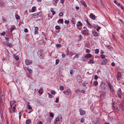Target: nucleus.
<instances>
[{"instance_id": "nucleus-36", "label": "nucleus", "mask_w": 124, "mask_h": 124, "mask_svg": "<svg viewBox=\"0 0 124 124\" xmlns=\"http://www.w3.org/2000/svg\"><path fill=\"white\" fill-rule=\"evenodd\" d=\"M5 32H3L2 33H0V35L1 36H3L5 35Z\"/></svg>"}, {"instance_id": "nucleus-39", "label": "nucleus", "mask_w": 124, "mask_h": 124, "mask_svg": "<svg viewBox=\"0 0 124 124\" xmlns=\"http://www.w3.org/2000/svg\"><path fill=\"white\" fill-rule=\"evenodd\" d=\"M59 98H56V100L55 101V102L57 103H58L59 102Z\"/></svg>"}, {"instance_id": "nucleus-64", "label": "nucleus", "mask_w": 124, "mask_h": 124, "mask_svg": "<svg viewBox=\"0 0 124 124\" xmlns=\"http://www.w3.org/2000/svg\"><path fill=\"white\" fill-rule=\"evenodd\" d=\"M42 123L40 121H39L38 122V124H42Z\"/></svg>"}, {"instance_id": "nucleus-2", "label": "nucleus", "mask_w": 124, "mask_h": 124, "mask_svg": "<svg viewBox=\"0 0 124 124\" xmlns=\"http://www.w3.org/2000/svg\"><path fill=\"white\" fill-rule=\"evenodd\" d=\"M3 43L5 45H6L9 47H12V45L11 43L8 42H3Z\"/></svg>"}, {"instance_id": "nucleus-27", "label": "nucleus", "mask_w": 124, "mask_h": 124, "mask_svg": "<svg viewBox=\"0 0 124 124\" xmlns=\"http://www.w3.org/2000/svg\"><path fill=\"white\" fill-rule=\"evenodd\" d=\"M82 58H83L85 59L86 60V61H87V58L86 55L84 54L82 57Z\"/></svg>"}, {"instance_id": "nucleus-60", "label": "nucleus", "mask_w": 124, "mask_h": 124, "mask_svg": "<svg viewBox=\"0 0 124 124\" xmlns=\"http://www.w3.org/2000/svg\"><path fill=\"white\" fill-rule=\"evenodd\" d=\"M24 31L25 32H28V30L27 29L25 28L24 29Z\"/></svg>"}, {"instance_id": "nucleus-30", "label": "nucleus", "mask_w": 124, "mask_h": 124, "mask_svg": "<svg viewBox=\"0 0 124 124\" xmlns=\"http://www.w3.org/2000/svg\"><path fill=\"white\" fill-rule=\"evenodd\" d=\"M55 29H57V30H59L60 28V27L59 26H58V25L56 26L55 27Z\"/></svg>"}, {"instance_id": "nucleus-34", "label": "nucleus", "mask_w": 124, "mask_h": 124, "mask_svg": "<svg viewBox=\"0 0 124 124\" xmlns=\"http://www.w3.org/2000/svg\"><path fill=\"white\" fill-rule=\"evenodd\" d=\"M3 4V2L2 0H0V6H2Z\"/></svg>"}, {"instance_id": "nucleus-61", "label": "nucleus", "mask_w": 124, "mask_h": 124, "mask_svg": "<svg viewBox=\"0 0 124 124\" xmlns=\"http://www.w3.org/2000/svg\"><path fill=\"white\" fill-rule=\"evenodd\" d=\"M10 39V38H6V40L7 41V42H8V41L9 39Z\"/></svg>"}, {"instance_id": "nucleus-49", "label": "nucleus", "mask_w": 124, "mask_h": 124, "mask_svg": "<svg viewBox=\"0 0 124 124\" xmlns=\"http://www.w3.org/2000/svg\"><path fill=\"white\" fill-rule=\"evenodd\" d=\"M64 22L66 24H68L69 23V21L68 20H66Z\"/></svg>"}, {"instance_id": "nucleus-13", "label": "nucleus", "mask_w": 124, "mask_h": 124, "mask_svg": "<svg viewBox=\"0 0 124 124\" xmlns=\"http://www.w3.org/2000/svg\"><path fill=\"white\" fill-rule=\"evenodd\" d=\"M30 103L28 102L27 103V108L28 109H32V107L31 106L29 105Z\"/></svg>"}, {"instance_id": "nucleus-21", "label": "nucleus", "mask_w": 124, "mask_h": 124, "mask_svg": "<svg viewBox=\"0 0 124 124\" xmlns=\"http://www.w3.org/2000/svg\"><path fill=\"white\" fill-rule=\"evenodd\" d=\"M59 22L61 23H62L63 22V19L61 18L59 19L58 20Z\"/></svg>"}, {"instance_id": "nucleus-11", "label": "nucleus", "mask_w": 124, "mask_h": 124, "mask_svg": "<svg viewBox=\"0 0 124 124\" xmlns=\"http://www.w3.org/2000/svg\"><path fill=\"white\" fill-rule=\"evenodd\" d=\"M92 33L93 35L95 37H97L98 36V34L96 31H93Z\"/></svg>"}, {"instance_id": "nucleus-45", "label": "nucleus", "mask_w": 124, "mask_h": 124, "mask_svg": "<svg viewBox=\"0 0 124 124\" xmlns=\"http://www.w3.org/2000/svg\"><path fill=\"white\" fill-rule=\"evenodd\" d=\"M101 57L102 59H104L105 58V55L102 54L101 55Z\"/></svg>"}, {"instance_id": "nucleus-16", "label": "nucleus", "mask_w": 124, "mask_h": 124, "mask_svg": "<svg viewBox=\"0 0 124 124\" xmlns=\"http://www.w3.org/2000/svg\"><path fill=\"white\" fill-rule=\"evenodd\" d=\"M82 24L81 23V22L79 21L78 22L77 24V25L78 26H82Z\"/></svg>"}, {"instance_id": "nucleus-25", "label": "nucleus", "mask_w": 124, "mask_h": 124, "mask_svg": "<svg viewBox=\"0 0 124 124\" xmlns=\"http://www.w3.org/2000/svg\"><path fill=\"white\" fill-rule=\"evenodd\" d=\"M110 90L111 92H113L114 91V90L113 89V86H110V87H109Z\"/></svg>"}, {"instance_id": "nucleus-8", "label": "nucleus", "mask_w": 124, "mask_h": 124, "mask_svg": "<svg viewBox=\"0 0 124 124\" xmlns=\"http://www.w3.org/2000/svg\"><path fill=\"white\" fill-rule=\"evenodd\" d=\"M90 17L92 19L94 20L96 18L95 16L92 14H91L89 15Z\"/></svg>"}, {"instance_id": "nucleus-47", "label": "nucleus", "mask_w": 124, "mask_h": 124, "mask_svg": "<svg viewBox=\"0 0 124 124\" xmlns=\"http://www.w3.org/2000/svg\"><path fill=\"white\" fill-rule=\"evenodd\" d=\"M90 52V50L88 49H87L86 50V52L87 53H89Z\"/></svg>"}, {"instance_id": "nucleus-48", "label": "nucleus", "mask_w": 124, "mask_h": 124, "mask_svg": "<svg viewBox=\"0 0 124 124\" xmlns=\"http://www.w3.org/2000/svg\"><path fill=\"white\" fill-rule=\"evenodd\" d=\"M74 70H70V74H72L73 73Z\"/></svg>"}, {"instance_id": "nucleus-52", "label": "nucleus", "mask_w": 124, "mask_h": 124, "mask_svg": "<svg viewBox=\"0 0 124 124\" xmlns=\"http://www.w3.org/2000/svg\"><path fill=\"white\" fill-rule=\"evenodd\" d=\"M2 20L3 22H6V21H7V19L6 18H3Z\"/></svg>"}, {"instance_id": "nucleus-20", "label": "nucleus", "mask_w": 124, "mask_h": 124, "mask_svg": "<svg viewBox=\"0 0 124 124\" xmlns=\"http://www.w3.org/2000/svg\"><path fill=\"white\" fill-rule=\"evenodd\" d=\"M39 94H42L43 93V91L42 88H40L39 89Z\"/></svg>"}, {"instance_id": "nucleus-1", "label": "nucleus", "mask_w": 124, "mask_h": 124, "mask_svg": "<svg viewBox=\"0 0 124 124\" xmlns=\"http://www.w3.org/2000/svg\"><path fill=\"white\" fill-rule=\"evenodd\" d=\"M63 93L66 95H69L71 94V91L70 89H68L66 90L63 91Z\"/></svg>"}, {"instance_id": "nucleus-51", "label": "nucleus", "mask_w": 124, "mask_h": 124, "mask_svg": "<svg viewBox=\"0 0 124 124\" xmlns=\"http://www.w3.org/2000/svg\"><path fill=\"white\" fill-rule=\"evenodd\" d=\"M98 78V76L97 75H95L94 76V79H97Z\"/></svg>"}, {"instance_id": "nucleus-50", "label": "nucleus", "mask_w": 124, "mask_h": 124, "mask_svg": "<svg viewBox=\"0 0 124 124\" xmlns=\"http://www.w3.org/2000/svg\"><path fill=\"white\" fill-rule=\"evenodd\" d=\"M27 69L28 70V71H29L30 73H31V69H29V68H27Z\"/></svg>"}, {"instance_id": "nucleus-56", "label": "nucleus", "mask_w": 124, "mask_h": 124, "mask_svg": "<svg viewBox=\"0 0 124 124\" xmlns=\"http://www.w3.org/2000/svg\"><path fill=\"white\" fill-rule=\"evenodd\" d=\"M101 27L100 26H98L96 30L98 31H99V30L101 28Z\"/></svg>"}, {"instance_id": "nucleus-3", "label": "nucleus", "mask_w": 124, "mask_h": 124, "mask_svg": "<svg viewBox=\"0 0 124 124\" xmlns=\"http://www.w3.org/2000/svg\"><path fill=\"white\" fill-rule=\"evenodd\" d=\"M25 62L27 65H29L31 64L32 63V62L31 60L26 59L25 60Z\"/></svg>"}, {"instance_id": "nucleus-10", "label": "nucleus", "mask_w": 124, "mask_h": 124, "mask_svg": "<svg viewBox=\"0 0 124 124\" xmlns=\"http://www.w3.org/2000/svg\"><path fill=\"white\" fill-rule=\"evenodd\" d=\"M108 62L107 60L106 59H104L102 62H101V64L102 65H105Z\"/></svg>"}, {"instance_id": "nucleus-28", "label": "nucleus", "mask_w": 124, "mask_h": 124, "mask_svg": "<svg viewBox=\"0 0 124 124\" xmlns=\"http://www.w3.org/2000/svg\"><path fill=\"white\" fill-rule=\"evenodd\" d=\"M16 29V28L15 27H11V30H10V31L12 33V31L13 30H14L15 29Z\"/></svg>"}, {"instance_id": "nucleus-18", "label": "nucleus", "mask_w": 124, "mask_h": 124, "mask_svg": "<svg viewBox=\"0 0 124 124\" xmlns=\"http://www.w3.org/2000/svg\"><path fill=\"white\" fill-rule=\"evenodd\" d=\"M13 56L14 58L17 61L19 60V58L18 57V56L16 55L15 54H14L13 55Z\"/></svg>"}, {"instance_id": "nucleus-32", "label": "nucleus", "mask_w": 124, "mask_h": 124, "mask_svg": "<svg viewBox=\"0 0 124 124\" xmlns=\"http://www.w3.org/2000/svg\"><path fill=\"white\" fill-rule=\"evenodd\" d=\"M49 115H50V117H54V114L52 113L51 112H50L49 113Z\"/></svg>"}, {"instance_id": "nucleus-24", "label": "nucleus", "mask_w": 124, "mask_h": 124, "mask_svg": "<svg viewBox=\"0 0 124 124\" xmlns=\"http://www.w3.org/2000/svg\"><path fill=\"white\" fill-rule=\"evenodd\" d=\"M51 93L52 95H54L56 93V92L52 90L51 91Z\"/></svg>"}, {"instance_id": "nucleus-6", "label": "nucleus", "mask_w": 124, "mask_h": 124, "mask_svg": "<svg viewBox=\"0 0 124 124\" xmlns=\"http://www.w3.org/2000/svg\"><path fill=\"white\" fill-rule=\"evenodd\" d=\"M39 28L38 27L36 26L35 27L34 29V34H38V30Z\"/></svg>"}, {"instance_id": "nucleus-37", "label": "nucleus", "mask_w": 124, "mask_h": 124, "mask_svg": "<svg viewBox=\"0 0 124 124\" xmlns=\"http://www.w3.org/2000/svg\"><path fill=\"white\" fill-rule=\"evenodd\" d=\"M2 99H0V105L1 106L3 105V102L2 101Z\"/></svg>"}, {"instance_id": "nucleus-62", "label": "nucleus", "mask_w": 124, "mask_h": 124, "mask_svg": "<svg viewBox=\"0 0 124 124\" xmlns=\"http://www.w3.org/2000/svg\"><path fill=\"white\" fill-rule=\"evenodd\" d=\"M107 85L109 87H110V86H111L110 83L108 82Z\"/></svg>"}, {"instance_id": "nucleus-12", "label": "nucleus", "mask_w": 124, "mask_h": 124, "mask_svg": "<svg viewBox=\"0 0 124 124\" xmlns=\"http://www.w3.org/2000/svg\"><path fill=\"white\" fill-rule=\"evenodd\" d=\"M16 103V101H10V105L11 108L13 105Z\"/></svg>"}, {"instance_id": "nucleus-40", "label": "nucleus", "mask_w": 124, "mask_h": 124, "mask_svg": "<svg viewBox=\"0 0 124 124\" xmlns=\"http://www.w3.org/2000/svg\"><path fill=\"white\" fill-rule=\"evenodd\" d=\"M16 18L18 19H19L20 18V16L18 15H16Z\"/></svg>"}, {"instance_id": "nucleus-43", "label": "nucleus", "mask_w": 124, "mask_h": 124, "mask_svg": "<svg viewBox=\"0 0 124 124\" xmlns=\"http://www.w3.org/2000/svg\"><path fill=\"white\" fill-rule=\"evenodd\" d=\"M51 12H52V14L53 15H54L55 14L56 12L55 11H54L53 10H51Z\"/></svg>"}, {"instance_id": "nucleus-26", "label": "nucleus", "mask_w": 124, "mask_h": 124, "mask_svg": "<svg viewBox=\"0 0 124 124\" xmlns=\"http://www.w3.org/2000/svg\"><path fill=\"white\" fill-rule=\"evenodd\" d=\"M59 88L60 89L61 91H62L64 89V87L63 86H61Z\"/></svg>"}, {"instance_id": "nucleus-58", "label": "nucleus", "mask_w": 124, "mask_h": 124, "mask_svg": "<svg viewBox=\"0 0 124 124\" xmlns=\"http://www.w3.org/2000/svg\"><path fill=\"white\" fill-rule=\"evenodd\" d=\"M1 99H2L3 98L4 99V95L3 93H1Z\"/></svg>"}, {"instance_id": "nucleus-57", "label": "nucleus", "mask_w": 124, "mask_h": 124, "mask_svg": "<svg viewBox=\"0 0 124 124\" xmlns=\"http://www.w3.org/2000/svg\"><path fill=\"white\" fill-rule=\"evenodd\" d=\"M12 110L14 112L15 111V110H16V108L15 106L13 107L12 108Z\"/></svg>"}, {"instance_id": "nucleus-44", "label": "nucleus", "mask_w": 124, "mask_h": 124, "mask_svg": "<svg viewBox=\"0 0 124 124\" xmlns=\"http://www.w3.org/2000/svg\"><path fill=\"white\" fill-rule=\"evenodd\" d=\"M53 4L54 5L55 4V3L56 4L57 3V2L55 0H53Z\"/></svg>"}, {"instance_id": "nucleus-54", "label": "nucleus", "mask_w": 124, "mask_h": 124, "mask_svg": "<svg viewBox=\"0 0 124 124\" xmlns=\"http://www.w3.org/2000/svg\"><path fill=\"white\" fill-rule=\"evenodd\" d=\"M34 17V14H31L29 16V17L30 18H31L32 17Z\"/></svg>"}, {"instance_id": "nucleus-7", "label": "nucleus", "mask_w": 124, "mask_h": 124, "mask_svg": "<svg viewBox=\"0 0 124 124\" xmlns=\"http://www.w3.org/2000/svg\"><path fill=\"white\" fill-rule=\"evenodd\" d=\"M88 30H82L81 31V33L82 34L84 35H85L88 33Z\"/></svg>"}, {"instance_id": "nucleus-46", "label": "nucleus", "mask_w": 124, "mask_h": 124, "mask_svg": "<svg viewBox=\"0 0 124 124\" xmlns=\"http://www.w3.org/2000/svg\"><path fill=\"white\" fill-rule=\"evenodd\" d=\"M63 13L62 12H61L59 14V15L60 16H63Z\"/></svg>"}, {"instance_id": "nucleus-63", "label": "nucleus", "mask_w": 124, "mask_h": 124, "mask_svg": "<svg viewBox=\"0 0 124 124\" xmlns=\"http://www.w3.org/2000/svg\"><path fill=\"white\" fill-rule=\"evenodd\" d=\"M120 7L121 8L122 10H124V8L122 6V4L120 6Z\"/></svg>"}, {"instance_id": "nucleus-23", "label": "nucleus", "mask_w": 124, "mask_h": 124, "mask_svg": "<svg viewBox=\"0 0 124 124\" xmlns=\"http://www.w3.org/2000/svg\"><path fill=\"white\" fill-rule=\"evenodd\" d=\"M36 8V7L35 6H34L32 8L31 10V12H33L35 11V9Z\"/></svg>"}, {"instance_id": "nucleus-59", "label": "nucleus", "mask_w": 124, "mask_h": 124, "mask_svg": "<svg viewBox=\"0 0 124 124\" xmlns=\"http://www.w3.org/2000/svg\"><path fill=\"white\" fill-rule=\"evenodd\" d=\"M111 65L112 66H114L115 65V64L114 62H112L111 63Z\"/></svg>"}, {"instance_id": "nucleus-41", "label": "nucleus", "mask_w": 124, "mask_h": 124, "mask_svg": "<svg viewBox=\"0 0 124 124\" xmlns=\"http://www.w3.org/2000/svg\"><path fill=\"white\" fill-rule=\"evenodd\" d=\"M47 94H48L49 95V98H52V96L50 93H48Z\"/></svg>"}, {"instance_id": "nucleus-15", "label": "nucleus", "mask_w": 124, "mask_h": 124, "mask_svg": "<svg viewBox=\"0 0 124 124\" xmlns=\"http://www.w3.org/2000/svg\"><path fill=\"white\" fill-rule=\"evenodd\" d=\"M80 2L85 7H86L87 5L85 2L83 0H81L80 1Z\"/></svg>"}, {"instance_id": "nucleus-33", "label": "nucleus", "mask_w": 124, "mask_h": 124, "mask_svg": "<svg viewBox=\"0 0 124 124\" xmlns=\"http://www.w3.org/2000/svg\"><path fill=\"white\" fill-rule=\"evenodd\" d=\"M95 53L96 54H98L99 52V51L98 49H96L95 50Z\"/></svg>"}, {"instance_id": "nucleus-35", "label": "nucleus", "mask_w": 124, "mask_h": 124, "mask_svg": "<svg viewBox=\"0 0 124 124\" xmlns=\"http://www.w3.org/2000/svg\"><path fill=\"white\" fill-rule=\"evenodd\" d=\"M59 61L58 59H56L55 61L56 64L57 65L59 63Z\"/></svg>"}, {"instance_id": "nucleus-53", "label": "nucleus", "mask_w": 124, "mask_h": 124, "mask_svg": "<svg viewBox=\"0 0 124 124\" xmlns=\"http://www.w3.org/2000/svg\"><path fill=\"white\" fill-rule=\"evenodd\" d=\"M79 92L82 93H84L85 92V91L83 90H82L80 91Z\"/></svg>"}, {"instance_id": "nucleus-42", "label": "nucleus", "mask_w": 124, "mask_h": 124, "mask_svg": "<svg viewBox=\"0 0 124 124\" xmlns=\"http://www.w3.org/2000/svg\"><path fill=\"white\" fill-rule=\"evenodd\" d=\"M87 24L88 26L90 28H91L92 27L91 25L89 23H88Z\"/></svg>"}, {"instance_id": "nucleus-29", "label": "nucleus", "mask_w": 124, "mask_h": 124, "mask_svg": "<svg viewBox=\"0 0 124 124\" xmlns=\"http://www.w3.org/2000/svg\"><path fill=\"white\" fill-rule=\"evenodd\" d=\"M94 63V62L93 60H90L88 62V63Z\"/></svg>"}, {"instance_id": "nucleus-55", "label": "nucleus", "mask_w": 124, "mask_h": 124, "mask_svg": "<svg viewBox=\"0 0 124 124\" xmlns=\"http://www.w3.org/2000/svg\"><path fill=\"white\" fill-rule=\"evenodd\" d=\"M84 119L83 118H81V122L82 123H83L84 121Z\"/></svg>"}, {"instance_id": "nucleus-38", "label": "nucleus", "mask_w": 124, "mask_h": 124, "mask_svg": "<svg viewBox=\"0 0 124 124\" xmlns=\"http://www.w3.org/2000/svg\"><path fill=\"white\" fill-rule=\"evenodd\" d=\"M98 84V82L97 81H94V84L95 85H97Z\"/></svg>"}, {"instance_id": "nucleus-19", "label": "nucleus", "mask_w": 124, "mask_h": 124, "mask_svg": "<svg viewBox=\"0 0 124 124\" xmlns=\"http://www.w3.org/2000/svg\"><path fill=\"white\" fill-rule=\"evenodd\" d=\"M87 58V60L88 59V58H90L91 57V54H88L86 55Z\"/></svg>"}, {"instance_id": "nucleus-14", "label": "nucleus", "mask_w": 124, "mask_h": 124, "mask_svg": "<svg viewBox=\"0 0 124 124\" xmlns=\"http://www.w3.org/2000/svg\"><path fill=\"white\" fill-rule=\"evenodd\" d=\"M67 54L68 55H72L73 54L72 52H70L69 50H67Z\"/></svg>"}, {"instance_id": "nucleus-9", "label": "nucleus", "mask_w": 124, "mask_h": 124, "mask_svg": "<svg viewBox=\"0 0 124 124\" xmlns=\"http://www.w3.org/2000/svg\"><path fill=\"white\" fill-rule=\"evenodd\" d=\"M80 112V115H83L85 114V111L82 110L80 108L79 110Z\"/></svg>"}, {"instance_id": "nucleus-4", "label": "nucleus", "mask_w": 124, "mask_h": 124, "mask_svg": "<svg viewBox=\"0 0 124 124\" xmlns=\"http://www.w3.org/2000/svg\"><path fill=\"white\" fill-rule=\"evenodd\" d=\"M121 90L120 89H119L117 92V94L118 97L120 98L122 97L121 96Z\"/></svg>"}, {"instance_id": "nucleus-5", "label": "nucleus", "mask_w": 124, "mask_h": 124, "mask_svg": "<svg viewBox=\"0 0 124 124\" xmlns=\"http://www.w3.org/2000/svg\"><path fill=\"white\" fill-rule=\"evenodd\" d=\"M121 78V73L119 72L117 73L116 78L118 80H120Z\"/></svg>"}, {"instance_id": "nucleus-31", "label": "nucleus", "mask_w": 124, "mask_h": 124, "mask_svg": "<svg viewBox=\"0 0 124 124\" xmlns=\"http://www.w3.org/2000/svg\"><path fill=\"white\" fill-rule=\"evenodd\" d=\"M56 46L57 47H60L62 46L61 44H56Z\"/></svg>"}, {"instance_id": "nucleus-22", "label": "nucleus", "mask_w": 124, "mask_h": 124, "mask_svg": "<svg viewBox=\"0 0 124 124\" xmlns=\"http://www.w3.org/2000/svg\"><path fill=\"white\" fill-rule=\"evenodd\" d=\"M31 121L30 119L27 120L26 122V123L27 124H28L30 123H31Z\"/></svg>"}, {"instance_id": "nucleus-17", "label": "nucleus", "mask_w": 124, "mask_h": 124, "mask_svg": "<svg viewBox=\"0 0 124 124\" xmlns=\"http://www.w3.org/2000/svg\"><path fill=\"white\" fill-rule=\"evenodd\" d=\"M39 13H37L34 14V18H36V17H39Z\"/></svg>"}]
</instances>
